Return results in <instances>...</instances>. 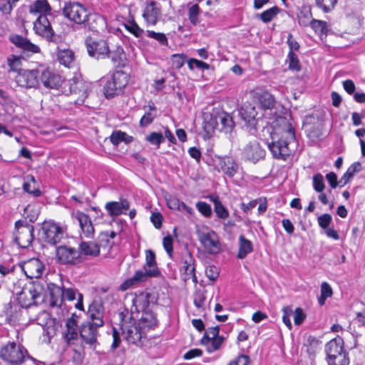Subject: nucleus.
Segmentation results:
<instances>
[{
  "mask_svg": "<svg viewBox=\"0 0 365 365\" xmlns=\"http://www.w3.org/2000/svg\"><path fill=\"white\" fill-rule=\"evenodd\" d=\"M255 98L260 108L264 110H272L275 106L276 101L274 96L267 91L257 92Z\"/></svg>",
  "mask_w": 365,
  "mask_h": 365,
  "instance_id": "2f4dec72",
  "label": "nucleus"
},
{
  "mask_svg": "<svg viewBox=\"0 0 365 365\" xmlns=\"http://www.w3.org/2000/svg\"><path fill=\"white\" fill-rule=\"evenodd\" d=\"M249 362V356L245 354H241L233 361H230L228 365H248Z\"/></svg>",
  "mask_w": 365,
  "mask_h": 365,
  "instance_id": "774afa93",
  "label": "nucleus"
},
{
  "mask_svg": "<svg viewBox=\"0 0 365 365\" xmlns=\"http://www.w3.org/2000/svg\"><path fill=\"white\" fill-rule=\"evenodd\" d=\"M56 259L57 262L64 265H77L83 261L78 250L66 245H59L56 248Z\"/></svg>",
  "mask_w": 365,
  "mask_h": 365,
  "instance_id": "1a4fd4ad",
  "label": "nucleus"
},
{
  "mask_svg": "<svg viewBox=\"0 0 365 365\" xmlns=\"http://www.w3.org/2000/svg\"><path fill=\"white\" fill-rule=\"evenodd\" d=\"M331 222V217L329 214H323L318 217L319 225L323 229L328 228Z\"/></svg>",
  "mask_w": 365,
  "mask_h": 365,
  "instance_id": "e2e57ef3",
  "label": "nucleus"
},
{
  "mask_svg": "<svg viewBox=\"0 0 365 365\" xmlns=\"http://www.w3.org/2000/svg\"><path fill=\"white\" fill-rule=\"evenodd\" d=\"M143 269L148 272L150 277H158L160 274L155 262V254L151 250L145 251V263Z\"/></svg>",
  "mask_w": 365,
  "mask_h": 365,
  "instance_id": "7c9ffc66",
  "label": "nucleus"
},
{
  "mask_svg": "<svg viewBox=\"0 0 365 365\" xmlns=\"http://www.w3.org/2000/svg\"><path fill=\"white\" fill-rule=\"evenodd\" d=\"M145 140L151 145L159 148L160 144L164 142V136L161 133L152 132L146 136Z\"/></svg>",
  "mask_w": 365,
  "mask_h": 365,
  "instance_id": "de8ad7c7",
  "label": "nucleus"
},
{
  "mask_svg": "<svg viewBox=\"0 0 365 365\" xmlns=\"http://www.w3.org/2000/svg\"><path fill=\"white\" fill-rule=\"evenodd\" d=\"M122 329L124 339L131 344H137L142 338L145 337L146 335L144 331L135 322L123 325Z\"/></svg>",
  "mask_w": 365,
  "mask_h": 365,
  "instance_id": "4be33fe9",
  "label": "nucleus"
},
{
  "mask_svg": "<svg viewBox=\"0 0 365 365\" xmlns=\"http://www.w3.org/2000/svg\"><path fill=\"white\" fill-rule=\"evenodd\" d=\"M73 346L74 348L73 349V355L72 356V361L75 364L79 365L83 362V359L84 358L83 346L81 343Z\"/></svg>",
  "mask_w": 365,
  "mask_h": 365,
  "instance_id": "49530a36",
  "label": "nucleus"
},
{
  "mask_svg": "<svg viewBox=\"0 0 365 365\" xmlns=\"http://www.w3.org/2000/svg\"><path fill=\"white\" fill-rule=\"evenodd\" d=\"M279 13V9L277 6H273L259 14V19L264 23H269L274 19V17Z\"/></svg>",
  "mask_w": 365,
  "mask_h": 365,
  "instance_id": "37998d69",
  "label": "nucleus"
},
{
  "mask_svg": "<svg viewBox=\"0 0 365 365\" xmlns=\"http://www.w3.org/2000/svg\"><path fill=\"white\" fill-rule=\"evenodd\" d=\"M214 165L219 172H222L228 178H233L240 170L238 163L231 157H217Z\"/></svg>",
  "mask_w": 365,
  "mask_h": 365,
  "instance_id": "dca6fc26",
  "label": "nucleus"
},
{
  "mask_svg": "<svg viewBox=\"0 0 365 365\" xmlns=\"http://www.w3.org/2000/svg\"><path fill=\"white\" fill-rule=\"evenodd\" d=\"M218 114H205L204 117V130L207 136H210L215 129L219 130Z\"/></svg>",
  "mask_w": 365,
  "mask_h": 365,
  "instance_id": "f704fd0d",
  "label": "nucleus"
},
{
  "mask_svg": "<svg viewBox=\"0 0 365 365\" xmlns=\"http://www.w3.org/2000/svg\"><path fill=\"white\" fill-rule=\"evenodd\" d=\"M29 12L35 15L39 14L34 23V30L36 34L43 37L46 34V0H36L30 5Z\"/></svg>",
  "mask_w": 365,
  "mask_h": 365,
  "instance_id": "4468645a",
  "label": "nucleus"
},
{
  "mask_svg": "<svg viewBox=\"0 0 365 365\" xmlns=\"http://www.w3.org/2000/svg\"><path fill=\"white\" fill-rule=\"evenodd\" d=\"M77 319L78 316L76 314H73L72 316L67 319L66 329L62 333L64 341L69 346L77 345L81 343V339L78 338Z\"/></svg>",
  "mask_w": 365,
  "mask_h": 365,
  "instance_id": "f3484780",
  "label": "nucleus"
},
{
  "mask_svg": "<svg viewBox=\"0 0 365 365\" xmlns=\"http://www.w3.org/2000/svg\"><path fill=\"white\" fill-rule=\"evenodd\" d=\"M240 114L246 125L250 128V133L252 135H255L257 133V125L259 119V117H257L255 108L251 105H245L242 108Z\"/></svg>",
  "mask_w": 365,
  "mask_h": 365,
  "instance_id": "6ab92c4d",
  "label": "nucleus"
},
{
  "mask_svg": "<svg viewBox=\"0 0 365 365\" xmlns=\"http://www.w3.org/2000/svg\"><path fill=\"white\" fill-rule=\"evenodd\" d=\"M205 299H206V297L203 292H195V294H194V299H193L195 306L198 309L202 308L205 304Z\"/></svg>",
  "mask_w": 365,
  "mask_h": 365,
  "instance_id": "680f3d73",
  "label": "nucleus"
},
{
  "mask_svg": "<svg viewBox=\"0 0 365 365\" xmlns=\"http://www.w3.org/2000/svg\"><path fill=\"white\" fill-rule=\"evenodd\" d=\"M104 314L103 307L98 303H93L89 306L88 308V316L89 320L91 324L96 325V327H103L104 322L103 317Z\"/></svg>",
  "mask_w": 365,
  "mask_h": 365,
  "instance_id": "c85d7f7f",
  "label": "nucleus"
},
{
  "mask_svg": "<svg viewBox=\"0 0 365 365\" xmlns=\"http://www.w3.org/2000/svg\"><path fill=\"white\" fill-rule=\"evenodd\" d=\"M206 276L210 280H215L219 276L218 268L215 266H209L205 269Z\"/></svg>",
  "mask_w": 365,
  "mask_h": 365,
  "instance_id": "69168bd1",
  "label": "nucleus"
},
{
  "mask_svg": "<svg viewBox=\"0 0 365 365\" xmlns=\"http://www.w3.org/2000/svg\"><path fill=\"white\" fill-rule=\"evenodd\" d=\"M289 68L291 70L299 71L301 68L297 56L293 51H289L287 56Z\"/></svg>",
  "mask_w": 365,
  "mask_h": 365,
  "instance_id": "3c124183",
  "label": "nucleus"
},
{
  "mask_svg": "<svg viewBox=\"0 0 365 365\" xmlns=\"http://www.w3.org/2000/svg\"><path fill=\"white\" fill-rule=\"evenodd\" d=\"M16 231L14 233L15 242L21 248L29 247L34 239V227L31 225L18 221L15 224Z\"/></svg>",
  "mask_w": 365,
  "mask_h": 365,
  "instance_id": "f8f14e48",
  "label": "nucleus"
},
{
  "mask_svg": "<svg viewBox=\"0 0 365 365\" xmlns=\"http://www.w3.org/2000/svg\"><path fill=\"white\" fill-rule=\"evenodd\" d=\"M27 351L14 342L9 343L0 351L2 359L11 364H21L25 359Z\"/></svg>",
  "mask_w": 365,
  "mask_h": 365,
  "instance_id": "9d476101",
  "label": "nucleus"
},
{
  "mask_svg": "<svg viewBox=\"0 0 365 365\" xmlns=\"http://www.w3.org/2000/svg\"><path fill=\"white\" fill-rule=\"evenodd\" d=\"M210 200L214 203V210L218 217L220 219H226L229 216L228 210L224 207L220 201L217 196H211Z\"/></svg>",
  "mask_w": 365,
  "mask_h": 365,
  "instance_id": "a19ab883",
  "label": "nucleus"
},
{
  "mask_svg": "<svg viewBox=\"0 0 365 365\" xmlns=\"http://www.w3.org/2000/svg\"><path fill=\"white\" fill-rule=\"evenodd\" d=\"M129 208L130 203L126 199H121L120 201H110L105 205V209L111 217L126 214Z\"/></svg>",
  "mask_w": 365,
  "mask_h": 365,
  "instance_id": "b1692460",
  "label": "nucleus"
},
{
  "mask_svg": "<svg viewBox=\"0 0 365 365\" xmlns=\"http://www.w3.org/2000/svg\"><path fill=\"white\" fill-rule=\"evenodd\" d=\"M47 88L53 90L56 95L69 96L78 93L80 99L75 103L82 104L87 96L88 85L85 83L79 74H75L72 78L66 79L58 73H49L47 76Z\"/></svg>",
  "mask_w": 365,
  "mask_h": 365,
  "instance_id": "20e7f679",
  "label": "nucleus"
},
{
  "mask_svg": "<svg viewBox=\"0 0 365 365\" xmlns=\"http://www.w3.org/2000/svg\"><path fill=\"white\" fill-rule=\"evenodd\" d=\"M199 239L205 250L212 255L217 254L220 250V243L214 231L202 232Z\"/></svg>",
  "mask_w": 365,
  "mask_h": 365,
  "instance_id": "aec40b11",
  "label": "nucleus"
},
{
  "mask_svg": "<svg viewBox=\"0 0 365 365\" xmlns=\"http://www.w3.org/2000/svg\"><path fill=\"white\" fill-rule=\"evenodd\" d=\"M45 284V279L35 280L29 287H23L21 291L17 294V300L21 307H40L39 313L34 320L37 324L41 326L43 330L46 327Z\"/></svg>",
  "mask_w": 365,
  "mask_h": 365,
  "instance_id": "f03ea898",
  "label": "nucleus"
},
{
  "mask_svg": "<svg viewBox=\"0 0 365 365\" xmlns=\"http://www.w3.org/2000/svg\"><path fill=\"white\" fill-rule=\"evenodd\" d=\"M328 365H349V353L344 347L342 338L336 336L328 341L324 347Z\"/></svg>",
  "mask_w": 365,
  "mask_h": 365,
  "instance_id": "6e6552de",
  "label": "nucleus"
},
{
  "mask_svg": "<svg viewBox=\"0 0 365 365\" xmlns=\"http://www.w3.org/2000/svg\"><path fill=\"white\" fill-rule=\"evenodd\" d=\"M282 131L271 133V141L267 140V145L274 158L285 161L297 148V143L291 123L286 119H282Z\"/></svg>",
  "mask_w": 365,
  "mask_h": 365,
  "instance_id": "7ed1b4c3",
  "label": "nucleus"
},
{
  "mask_svg": "<svg viewBox=\"0 0 365 365\" xmlns=\"http://www.w3.org/2000/svg\"><path fill=\"white\" fill-rule=\"evenodd\" d=\"M361 169V164L359 162L354 163L342 176L341 181L344 180V183H346L355 173H359Z\"/></svg>",
  "mask_w": 365,
  "mask_h": 365,
  "instance_id": "c03bdc74",
  "label": "nucleus"
},
{
  "mask_svg": "<svg viewBox=\"0 0 365 365\" xmlns=\"http://www.w3.org/2000/svg\"><path fill=\"white\" fill-rule=\"evenodd\" d=\"M200 14V7L197 4L191 6L188 11V17L190 21L196 25L198 23V16Z\"/></svg>",
  "mask_w": 365,
  "mask_h": 365,
  "instance_id": "864d4df0",
  "label": "nucleus"
},
{
  "mask_svg": "<svg viewBox=\"0 0 365 365\" xmlns=\"http://www.w3.org/2000/svg\"><path fill=\"white\" fill-rule=\"evenodd\" d=\"M43 264L37 259L29 260L24 268L26 275L31 279L36 278V280L43 279L40 278L43 271Z\"/></svg>",
  "mask_w": 365,
  "mask_h": 365,
  "instance_id": "cd10ccee",
  "label": "nucleus"
},
{
  "mask_svg": "<svg viewBox=\"0 0 365 365\" xmlns=\"http://www.w3.org/2000/svg\"><path fill=\"white\" fill-rule=\"evenodd\" d=\"M110 78L115 83V86L118 87V91H121L122 92L129 81V76L122 71H117L113 73Z\"/></svg>",
  "mask_w": 365,
  "mask_h": 365,
  "instance_id": "4c0bfd02",
  "label": "nucleus"
},
{
  "mask_svg": "<svg viewBox=\"0 0 365 365\" xmlns=\"http://www.w3.org/2000/svg\"><path fill=\"white\" fill-rule=\"evenodd\" d=\"M150 297L151 294L146 292L136 293L132 299V312L133 311V309L137 312L150 311L149 306L150 304Z\"/></svg>",
  "mask_w": 365,
  "mask_h": 365,
  "instance_id": "a878e982",
  "label": "nucleus"
},
{
  "mask_svg": "<svg viewBox=\"0 0 365 365\" xmlns=\"http://www.w3.org/2000/svg\"><path fill=\"white\" fill-rule=\"evenodd\" d=\"M68 237L67 226L53 220L47 221V244L56 246L63 243Z\"/></svg>",
  "mask_w": 365,
  "mask_h": 365,
  "instance_id": "9b49d317",
  "label": "nucleus"
},
{
  "mask_svg": "<svg viewBox=\"0 0 365 365\" xmlns=\"http://www.w3.org/2000/svg\"><path fill=\"white\" fill-rule=\"evenodd\" d=\"M225 340L224 336L207 339V337H202L201 344L206 346L209 353H212L221 348Z\"/></svg>",
  "mask_w": 365,
  "mask_h": 365,
  "instance_id": "e433bc0d",
  "label": "nucleus"
},
{
  "mask_svg": "<svg viewBox=\"0 0 365 365\" xmlns=\"http://www.w3.org/2000/svg\"><path fill=\"white\" fill-rule=\"evenodd\" d=\"M125 28L134 36L139 38L141 37L144 31L136 24L134 19L128 21L124 24Z\"/></svg>",
  "mask_w": 365,
  "mask_h": 365,
  "instance_id": "a18cd8bd",
  "label": "nucleus"
},
{
  "mask_svg": "<svg viewBox=\"0 0 365 365\" xmlns=\"http://www.w3.org/2000/svg\"><path fill=\"white\" fill-rule=\"evenodd\" d=\"M156 116L157 114L155 113L145 112V113L142 116L140 120V125L141 127L148 126V125L153 123Z\"/></svg>",
  "mask_w": 365,
  "mask_h": 365,
  "instance_id": "4d7b16f0",
  "label": "nucleus"
},
{
  "mask_svg": "<svg viewBox=\"0 0 365 365\" xmlns=\"http://www.w3.org/2000/svg\"><path fill=\"white\" fill-rule=\"evenodd\" d=\"M310 26L314 32L320 36L322 39L323 36H327L329 28L326 21L312 19L310 22Z\"/></svg>",
  "mask_w": 365,
  "mask_h": 365,
  "instance_id": "58836bf2",
  "label": "nucleus"
},
{
  "mask_svg": "<svg viewBox=\"0 0 365 365\" xmlns=\"http://www.w3.org/2000/svg\"><path fill=\"white\" fill-rule=\"evenodd\" d=\"M146 33H147V36L149 38H153V39L158 41L162 45L168 44V38L164 34L155 32L153 31H149V30H148L146 31Z\"/></svg>",
  "mask_w": 365,
  "mask_h": 365,
  "instance_id": "5fc2aeb1",
  "label": "nucleus"
},
{
  "mask_svg": "<svg viewBox=\"0 0 365 365\" xmlns=\"http://www.w3.org/2000/svg\"><path fill=\"white\" fill-rule=\"evenodd\" d=\"M294 322L296 325H300L304 320L306 315L301 308H297L294 312Z\"/></svg>",
  "mask_w": 365,
  "mask_h": 365,
  "instance_id": "338daca9",
  "label": "nucleus"
},
{
  "mask_svg": "<svg viewBox=\"0 0 365 365\" xmlns=\"http://www.w3.org/2000/svg\"><path fill=\"white\" fill-rule=\"evenodd\" d=\"M137 324L146 334L147 331L157 327V319L155 314L150 310L143 312H142L140 319Z\"/></svg>",
  "mask_w": 365,
  "mask_h": 365,
  "instance_id": "c756f323",
  "label": "nucleus"
},
{
  "mask_svg": "<svg viewBox=\"0 0 365 365\" xmlns=\"http://www.w3.org/2000/svg\"><path fill=\"white\" fill-rule=\"evenodd\" d=\"M238 252L237 258L245 259L249 254L253 251L252 242L247 239L243 235H240L238 238Z\"/></svg>",
  "mask_w": 365,
  "mask_h": 365,
  "instance_id": "72a5a7b5",
  "label": "nucleus"
},
{
  "mask_svg": "<svg viewBox=\"0 0 365 365\" xmlns=\"http://www.w3.org/2000/svg\"><path fill=\"white\" fill-rule=\"evenodd\" d=\"M38 71L37 70H24L18 73L16 81L19 86L34 88L38 83Z\"/></svg>",
  "mask_w": 365,
  "mask_h": 365,
  "instance_id": "412c9836",
  "label": "nucleus"
},
{
  "mask_svg": "<svg viewBox=\"0 0 365 365\" xmlns=\"http://www.w3.org/2000/svg\"><path fill=\"white\" fill-rule=\"evenodd\" d=\"M337 0H316L317 6L325 13L331 11L335 6Z\"/></svg>",
  "mask_w": 365,
  "mask_h": 365,
  "instance_id": "09e8293b",
  "label": "nucleus"
},
{
  "mask_svg": "<svg viewBox=\"0 0 365 365\" xmlns=\"http://www.w3.org/2000/svg\"><path fill=\"white\" fill-rule=\"evenodd\" d=\"M160 16V9L157 3L151 1L147 4L143 13V17L148 26H155Z\"/></svg>",
  "mask_w": 365,
  "mask_h": 365,
  "instance_id": "bb28decb",
  "label": "nucleus"
},
{
  "mask_svg": "<svg viewBox=\"0 0 365 365\" xmlns=\"http://www.w3.org/2000/svg\"><path fill=\"white\" fill-rule=\"evenodd\" d=\"M196 207L197 210L206 217H208L212 215L211 207L205 202L200 201L197 202Z\"/></svg>",
  "mask_w": 365,
  "mask_h": 365,
  "instance_id": "6e6d98bb",
  "label": "nucleus"
},
{
  "mask_svg": "<svg viewBox=\"0 0 365 365\" xmlns=\"http://www.w3.org/2000/svg\"><path fill=\"white\" fill-rule=\"evenodd\" d=\"M103 92L106 98H112L122 93L121 91H118V87L115 86L110 78L106 81L103 87Z\"/></svg>",
  "mask_w": 365,
  "mask_h": 365,
  "instance_id": "79ce46f5",
  "label": "nucleus"
},
{
  "mask_svg": "<svg viewBox=\"0 0 365 365\" xmlns=\"http://www.w3.org/2000/svg\"><path fill=\"white\" fill-rule=\"evenodd\" d=\"M86 46L89 56L96 58H105L109 56L110 49L106 41L88 38Z\"/></svg>",
  "mask_w": 365,
  "mask_h": 365,
  "instance_id": "2eb2a0df",
  "label": "nucleus"
},
{
  "mask_svg": "<svg viewBox=\"0 0 365 365\" xmlns=\"http://www.w3.org/2000/svg\"><path fill=\"white\" fill-rule=\"evenodd\" d=\"M47 47L53 58L65 67L71 68L75 62V55L64 43V38L61 34L55 33L53 27L47 21Z\"/></svg>",
  "mask_w": 365,
  "mask_h": 365,
  "instance_id": "423d86ee",
  "label": "nucleus"
},
{
  "mask_svg": "<svg viewBox=\"0 0 365 365\" xmlns=\"http://www.w3.org/2000/svg\"><path fill=\"white\" fill-rule=\"evenodd\" d=\"M75 217L79 223L83 236L86 238H93L95 229L90 217L83 212L77 211Z\"/></svg>",
  "mask_w": 365,
  "mask_h": 365,
  "instance_id": "393cba45",
  "label": "nucleus"
},
{
  "mask_svg": "<svg viewBox=\"0 0 365 365\" xmlns=\"http://www.w3.org/2000/svg\"><path fill=\"white\" fill-rule=\"evenodd\" d=\"M148 277H150V274H148V272L145 270H137L132 277L126 279L120 285V289L123 291H125L133 285L146 281Z\"/></svg>",
  "mask_w": 365,
  "mask_h": 365,
  "instance_id": "473e14b6",
  "label": "nucleus"
},
{
  "mask_svg": "<svg viewBox=\"0 0 365 365\" xmlns=\"http://www.w3.org/2000/svg\"><path fill=\"white\" fill-rule=\"evenodd\" d=\"M187 63L188 68L192 71L195 68H197L199 70H207L210 68L209 64L207 63L193 58L188 59Z\"/></svg>",
  "mask_w": 365,
  "mask_h": 365,
  "instance_id": "8fccbe9b",
  "label": "nucleus"
},
{
  "mask_svg": "<svg viewBox=\"0 0 365 365\" xmlns=\"http://www.w3.org/2000/svg\"><path fill=\"white\" fill-rule=\"evenodd\" d=\"M78 248L81 257L83 255L96 257L100 254V246L93 242H81Z\"/></svg>",
  "mask_w": 365,
  "mask_h": 365,
  "instance_id": "c9c22d12",
  "label": "nucleus"
},
{
  "mask_svg": "<svg viewBox=\"0 0 365 365\" xmlns=\"http://www.w3.org/2000/svg\"><path fill=\"white\" fill-rule=\"evenodd\" d=\"M47 290L50 296V317H47V328L51 324L54 327V329L61 326V320L65 317L64 309L62 307L64 298L68 301H73L77 295L78 301L75 307L78 310H83V296L76 289L71 287L62 289L54 284H49L47 285Z\"/></svg>",
  "mask_w": 365,
  "mask_h": 365,
  "instance_id": "f257e3e1",
  "label": "nucleus"
},
{
  "mask_svg": "<svg viewBox=\"0 0 365 365\" xmlns=\"http://www.w3.org/2000/svg\"><path fill=\"white\" fill-rule=\"evenodd\" d=\"M125 133L122 132L120 130L115 131L113 132L110 136V140L113 145H118L120 143L123 142V140H125L124 138H125Z\"/></svg>",
  "mask_w": 365,
  "mask_h": 365,
  "instance_id": "bf43d9fd",
  "label": "nucleus"
},
{
  "mask_svg": "<svg viewBox=\"0 0 365 365\" xmlns=\"http://www.w3.org/2000/svg\"><path fill=\"white\" fill-rule=\"evenodd\" d=\"M186 55L181 53V54H173L172 56V61L173 66L176 68H180L183 66L185 59H186Z\"/></svg>",
  "mask_w": 365,
  "mask_h": 365,
  "instance_id": "052dcab7",
  "label": "nucleus"
},
{
  "mask_svg": "<svg viewBox=\"0 0 365 365\" xmlns=\"http://www.w3.org/2000/svg\"><path fill=\"white\" fill-rule=\"evenodd\" d=\"M10 41L18 48L21 49L19 56L13 55L8 58V65L13 71H21V58H28L31 54L36 53L40 51L38 46L32 43L29 39L20 35H11L9 38Z\"/></svg>",
  "mask_w": 365,
  "mask_h": 365,
  "instance_id": "0eeeda50",
  "label": "nucleus"
},
{
  "mask_svg": "<svg viewBox=\"0 0 365 365\" xmlns=\"http://www.w3.org/2000/svg\"><path fill=\"white\" fill-rule=\"evenodd\" d=\"M313 187L317 192H322L324 189V177L322 174L317 173L313 177Z\"/></svg>",
  "mask_w": 365,
  "mask_h": 365,
  "instance_id": "603ef678",
  "label": "nucleus"
},
{
  "mask_svg": "<svg viewBox=\"0 0 365 365\" xmlns=\"http://www.w3.org/2000/svg\"><path fill=\"white\" fill-rule=\"evenodd\" d=\"M266 155V151L255 140L247 143L242 149L241 158L253 164L263 160Z\"/></svg>",
  "mask_w": 365,
  "mask_h": 365,
  "instance_id": "ddd939ff",
  "label": "nucleus"
},
{
  "mask_svg": "<svg viewBox=\"0 0 365 365\" xmlns=\"http://www.w3.org/2000/svg\"><path fill=\"white\" fill-rule=\"evenodd\" d=\"M218 118L219 122L220 123L219 130L224 131L225 133H230L234 126L232 118L227 113H220L218 114Z\"/></svg>",
  "mask_w": 365,
  "mask_h": 365,
  "instance_id": "ea45409f",
  "label": "nucleus"
},
{
  "mask_svg": "<svg viewBox=\"0 0 365 365\" xmlns=\"http://www.w3.org/2000/svg\"><path fill=\"white\" fill-rule=\"evenodd\" d=\"M195 259L189 253L183 255L180 262V272L182 279L186 282L192 279L194 283L197 282V277L195 273Z\"/></svg>",
  "mask_w": 365,
  "mask_h": 365,
  "instance_id": "a211bd4d",
  "label": "nucleus"
},
{
  "mask_svg": "<svg viewBox=\"0 0 365 365\" xmlns=\"http://www.w3.org/2000/svg\"><path fill=\"white\" fill-rule=\"evenodd\" d=\"M101 246L105 247H110L113 242L108 237V232H103L99 235Z\"/></svg>",
  "mask_w": 365,
  "mask_h": 365,
  "instance_id": "0e129e2a",
  "label": "nucleus"
},
{
  "mask_svg": "<svg viewBox=\"0 0 365 365\" xmlns=\"http://www.w3.org/2000/svg\"><path fill=\"white\" fill-rule=\"evenodd\" d=\"M99 327L91 324L90 321H86L82 324L79 329V334L82 340L89 345L94 344L97 341L98 329Z\"/></svg>",
  "mask_w": 365,
  "mask_h": 365,
  "instance_id": "5701e85b",
  "label": "nucleus"
},
{
  "mask_svg": "<svg viewBox=\"0 0 365 365\" xmlns=\"http://www.w3.org/2000/svg\"><path fill=\"white\" fill-rule=\"evenodd\" d=\"M64 15L71 21L85 24L90 30L100 32L106 26V21L103 17L96 14H90L81 4L70 2L63 9Z\"/></svg>",
  "mask_w": 365,
  "mask_h": 365,
  "instance_id": "39448f33",
  "label": "nucleus"
},
{
  "mask_svg": "<svg viewBox=\"0 0 365 365\" xmlns=\"http://www.w3.org/2000/svg\"><path fill=\"white\" fill-rule=\"evenodd\" d=\"M173 239L170 235H168L164 237L163 240V245L168 253V256L171 258L173 255Z\"/></svg>",
  "mask_w": 365,
  "mask_h": 365,
  "instance_id": "13d9d810",
  "label": "nucleus"
}]
</instances>
